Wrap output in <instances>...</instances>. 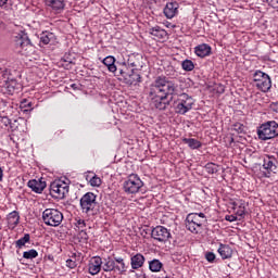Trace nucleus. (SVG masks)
Instances as JSON below:
<instances>
[{"mask_svg": "<svg viewBox=\"0 0 278 278\" xmlns=\"http://www.w3.org/2000/svg\"><path fill=\"white\" fill-rule=\"evenodd\" d=\"M177 84L168 79L166 76H159L151 85L149 97L151 98L152 105L156 110L164 111L170 105L173 94H177Z\"/></svg>", "mask_w": 278, "mask_h": 278, "instance_id": "obj_1", "label": "nucleus"}, {"mask_svg": "<svg viewBox=\"0 0 278 278\" xmlns=\"http://www.w3.org/2000/svg\"><path fill=\"white\" fill-rule=\"evenodd\" d=\"M80 210L86 216H97L99 214V202L97 194L87 192L80 198Z\"/></svg>", "mask_w": 278, "mask_h": 278, "instance_id": "obj_2", "label": "nucleus"}, {"mask_svg": "<svg viewBox=\"0 0 278 278\" xmlns=\"http://www.w3.org/2000/svg\"><path fill=\"white\" fill-rule=\"evenodd\" d=\"M257 136L260 140H273L278 136V123L275 121H269L262 124L257 128Z\"/></svg>", "mask_w": 278, "mask_h": 278, "instance_id": "obj_3", "label": "nucleus"}, {"mask_svg": "<svg viewBox=\"0 0 278 278\" xmlns=\"http://www.w3.org/2000/svg\"><path fill=\"white\" fill-rule=\"evenodd\" d=\"M144 187V182L137 174H130L123 184V190L126 194H138Z\"/></svg>", "mask_w": 278, "mask_h": 278, "instance_id": "obj_4", "label": "nucleus"}, {"mask_svg": "<svg viewBox=\"0 0 278 278\" xmlns=\"http://www.w3.org/2000/svg\"><path fill=\"white\" fill-rule=\"evenodd\" d=\"M194 105V98L189 96L188 93H182L175 101V112L176 114H180L181 116L188 114L190 110H192Z\"/></svg>", "mask_w": 278, "mask_h": 278, "instance_id": "obj_5", "label": "nucleus"}, {"mask_svg": "<svg viewBox=\"0 0 278 278\" xmlns=\"http://www.w3.org/2000/svg\"><path fill=\"white\" fill-rule=\"evenodd\" d=\"M42 220L48 227H60L64 220V215L58 208H46L42 213Z\"/></svg>", "mask_w": 278, "mask_h": 278, "instance_id": "obj_6", "label": "nucleus"}, {"mask_svg": "<svg viewBox=\"0 0 278 278\" xmlns=\"http://www.w3.org/2000/svg\"><path fill=\"white\" fill-rule=\"evenodd\" d=\"M253 81L256 88L262 92H268L270 88H273V81L270 80V76L262 71H256L253 74Z\"/></svg>", "mask_w": 278, "mask_h": 278, "instance_id": "obj_7", "label": "nucleus"}, {"mask_svg": "<svg viewBox=\"0 0 278 278\" xmlns=\"http://www.w3.org/2000/svg\"><path fill=\"white\" fill-rule=\"evenodd\" d=\"M206 222L207 219H200L197 213H190L186 218V229L191 231V233H199L203 227V224Z\"/></svg>", "mask_w": 278, "mask_h": 278, "instance_id": "obj_8", "label": "nucleus"}, {"mask_svg": "<svg viewBox=\"0 0 278 278\" xmlns=\"http://www.w3.org/2000/svg\"><path fill=\"white\" fill-rule=\"evenodd\" d=\"M68 192V185L62 180H56L50 185V194L53 199H64Z\"/></svg>", "mask_w": 278, "mask_h": 278, "instance_id": "obj_9", "label": "nucleus"}, {"mask_svg": "<svg viewBox=\"0 0 278 278\" xmlns=\"http://www.w3.org/2000/svg\"><path fill=\"white\" fill-rule=\"evenodd\" d=\"M129 66L136 68L138 64H136V62H131V59L128 60V64L126 62H116V71L113 72L115 77H121L119 79L123 80L128 73H131V68H129Z\"/></svg>", "mask_w": 278, "mask_h": 278, "instance_id": "obj_10", "label": "nucleus"}, {"mask_svg": "<svg viewBox=\"0 0 278 278\" xmlns=\"http://www.w3.org/2000/svg\"><path fill=\"white\" fill-rule=\"evenodd\" d=\"M151 238L157 242H168V240L172 238L170 230L164 226H156L151 231Z\"/></svg>", "mask_w": 278, "mask_h": 278, "instance_id": "obj_11", "label": "nucleus"}, {"mask_svg": "<svg viewBox=\"0 0 278 278\" xmlns=\"http://www.w3.org/2000/svg\"><path fill=\"white\" fill-rule=\"evenodd\" d=\"M15 47L17 49H22V51H25L26 53H29V49H31V40L27 33L21 31L17 34L15 37Z\"/></svg>", "mask_w": 278, "mask_h": 278, "instance_id": "obj_12", "label": "nucleus"}, {"mask_svg": "<svg viewBox=\"0 0 278 278\" xmlns=\"http://www.w3.org/2000/svg\"><path fill=\"white\" fill-rule=\"evenodd\" d=\"M101 266H103V258L93 256L89 261L88 270L91 275H99V273H101Z\"/></svg>", "mask_w": 278, "mask_h": 278, "instance_id": "obj_13", "label": "nucleus"}, {"mask_svg": "<svg viewBox=\"0 0 278 278\" xmlns=\"http://www.w3.org/2000/svg\"><path fill=\"white\" fill-rule=\"evenodd\" d=\"M28 188L33 190V192H36L37 194H42V191L45 188H47V182L42 180V178L39 179H33L27 182Z\"/></svg>", "mask_w": 278, "mask_h": 278, "instance_id": "obj_14", "label": "nucleus"}, {"mask_svg": "<svg viewBox=\"0 0 278 278\" xmlns=\"http://www.w3.org/2000/svg\"><path fill=\"white\" fill-rule=\"evenodd\" d=\"M123 81L126 83L127 86H136V84L142 81V77L135 70H130V72L124 76Z\"/></svg>", "mask_w": 278, "mask_h": 278, "instance_id": "obj_15", "label": "nucleus"}, {"mask_svg": "<svg viewBox=\"0 0 278 278\" xmlns=\"http://www.w3.org/2000/svg\"><path fill=\"white\" fill-rule=\"evenodd\" d=\"M263 168L267 170V173H275V170H277V159L273 155H266L263 159Z\"/></svg>", "mask_w": 278, "mask_h": 278, "instance_id": "obj_16", "label": "nucleus"}, {"mask_svg": "<svg viewBox=\"0 0 278 278\" xmlns=\"http://www.w3.org/2000/svg\"><path fill=\"white\" fill-rule=\"evenodd\" d=\"M177 10H179V4L177 2H167L164 8V15L166 18H175Z\"/></svg>", "mask_w": 278, "mask_h": 278, "instance_id": "obj_17", "label": "nucleus"}, {"mask_svg": "<svg viewBox=\"0 0 278 278\" xmlns=\"http://www.w3.org/2000/svg\"><path fill=\"white\" fill-rule=\"evenodd\" d=\"M194 53L198 58H207V55H212V47L207 43H201L194 48Z\"/></svg>", "mask_w": 278, "mask_h": 278, "instance_id": "obj_18", "label": "nucleus"}, {"mask_svg": "<svg viewBox=\"0 0 278 278\" xmlns=\"http://www.w3.org/2000/svg\"><path fill=\"white\" fill-rule=\"evenodd\" d=\"M46 5L51 8L54 12H62L66 8L64 0H46Z\"/></svg>", "mask_w": 278, "mask_h": 278, "instance_id": "obj_19", "label": "nucleus"}, {"mask_svg": "<svg viewBox=\"0 0 278 278\" xmlns=\"http://www.w3.org/2000/svg\"><path fill=\"white\" fill-rule=\"evenodd\" d=\"M144 255L137 253L130 257V265L132 270H138V268H142L144 266Z\"/></svg>", "mask_w": 278, "mask_h": 278, "instance_id": "obj_20", "label": "nucleus"}, {"mask_svg": "<svg viewBox=\"0 0 278 278\" xmlns=\"http://www.w3.org/2000/svg\"><path fill=\"white\" fill-rule=\"evenodd\" d=\"M217 251H218L222 260H229V258H231V255H233V250H231V247H229L227 244L220 243Z\"/></svg>", "mask_w": 278, "mask_h": 278, "instance_id": "obj_21", "label": "nucleus"}, {"mask_svg": "<svg viewBox=\"0 0 278 278\" xmlns=\"http://www.w3.org/2000/svg\"><path fill=\"white\" fill-rule=\"evenodd\" d=\"M102 270H104V273H112V270H116V261L110 256L103 258Z\"/></svg>", "mask_w": 278, "mask_h": 278, "instance_id": "obj_22", "label": "nucleus"}, {"mask_svg": "<svg viewBox=\"0 0 278 278\" xmlns=\"http://www.w3.org/2000/svg\"><path fill=\"white\" fill-rule=\"evenodd\" d=\"M150 34L151 36H154V38H159V40H165V38H168V33L160 26L150 28Z\"/></svg>", "mask_w": 278, "mask_h": 278, "instance_id": "obj_23", "label": "nucleus"}, {"mask_svg": "<svg viewBox=\"0 0 278 278\" xmlns=\"http://www.w3.org/2000/svg\"><path fill=\"white\" fill-rule=\"evenodd\" d=\"M40 45H51L55 42V34L51 31H43L39 37Z\"/></svg>", "mask_w": 278, "mask_h": 278, "instance_id": "obj_24", "label": "nucleus"}, {"mask_svg": "<svg viewBox=\"0 0 278 278\" xmlns=\"http://www.w3.org/2000/svg\"><path fill=\"white\" fill-rule=\"evenodd\" d=\"M102 64H104V66H106L108 71L110 73H115L116 71V59L112 55H109L106 58L103 59Z\"/></svg>", "mask_w": 278, "mask_h": 278, "instance_id": "obj_25", "label": "nucleus"}, {"mask_svg": "<svg viewBox=\"0 0 278 278\" xmlns=\"http://www.w3.org/2000/svg\"><path fill=\"white\" fill-rule=\"evenodd\" d=\"M7 220L9 227H16V225H18V222L21 220V216L18 215V212L13 211L8 215Z\"/></svg>", "mask_w": 278, "mask_h": 278, "instance_id": "obj_26", "label": "nucleus"}, {"mask_svg": "<svg viewBox=\"0 0 278 278\" xmlns=\"http://www.w3.org/2000/svg\"><path fill=\"white\" fill-rule=\"evenodd\" d=\"M117 265H115V268L119 275H125L127 273V265H125V260L123 257H114Z\"/></svg>", "mask_w": 278, "mask_h": 278, "instance_id": "obj_27", "label": "nucleus"}, {"mask_svg": "<svg viewBox=\"0 0 278 278\" xmlns=\"http://www.w3.org/2000/svg\"><path fill=\"white\" fill-rule=\"evenodd\" d=\"M182 142H184V144H188V147L192 150L201 149V147H202L201 141L193 139V138H184Z\"/></svg>", "mask_w": 278, "mask_h": 278, "instance_id": "obj_28", "label": "nucleus"}, {"mask_svg": "<svg viewBox=\"0 0 278 278\" xmlns=\"http://www.w3.org/2000/svg\"><path fill=\"white\" fill-rule=\"evenodd\" d=\"M162 266H164V264H162V262H160V260L157 258H154L149 262V269L152 273H160L162 270Z\"/></svg>", "mask_w": 278, "mask_h": 278, "instance_id": "obj_29", "label": "nucleus"}, {"mask_svg": "<svg viewBox=\"0 0 278 278\" xmlns=\"http://www.w3.org/2000/svg\"><path fill=\"white\" fill-rule=\"evenodd\" d=\"M233 208L237 210L236 214L237 216H240V218H244L247 214V208L244 207V202L240 201L239 203H233Z\"/></svg>", "mask_w": 278, "mask_h": 278, "instance_id": "obj_30", "label": "nucleus"}, {"mask_svg": "<svg viewBox=\"0 0 278 278\" xmlns=\"http://www.w3.org/2000/svg\"><path fill=\"white\" fill-rule=\"evenodd\" d=\"M11 78H12V71H10L9 68H4V70L0 71V81H3L4 85Z\"/></svg>", "mask_w": 278, "mask_h": 278, "instance_id": "obj_31", "label": "nucleus"}, {"mask_svg": "<svg viewBox=\"0 0 278 278\" xmlns=\"http://www.w3.org/2000/svg\"><path fill=\"white\" fill-rule=\"evenodd\" d=\"M4 86L9 90V92H14V90H18V83L12 77L9 81L5 83Z\"/></svg>", "mask_w": 278, "mask_h": 278, "instance_id": "obj_32", "label": "nucleus"}, {"mask_svg": "<svg viewBox=\"0 0 278 278\" xmlns=\"http://www.w3.org/2000/svg\"><path fill=\"white\" fill-rule=\"evenodd\" d=\"M29 240H31V237L29 236V233L24 235V237L20 238L16 242H15V247L17 249H23V247H25V244L27 242H29Z\"/></svg>", "mask_w": 278, "mask_h": 278, "instance_id": "obj_33", "label": "nucleus"}, {"mask_svg": "<svg viewBox=\"0 0 278 278\" xmlns=\"http://www.w3.org/2000/svg\"><path fill=\"white\" fill-rule=\"evenodd\" d=\"M206 173H208V175H214L216 173H218V165L216 163H207L205 166H204Z\"/></svg>", "mask_w": 278, "mask_h": 278, "instance_id": "obj_34", "label": "nucleus"}, {"mask_svg": "<svg viewBox=\"0 0 278 278\" xmlns=\"http://www.w3.org/2000/svg\"><path fill=\"white\" fill-rule=\"evenodd\" d=\"M182 70L187 73H190L191 71H194V63L191 60H185L181 62Z\"/></svg>", "mask_w": 278, "mask_h": 278, "instance_id": "obj_35", "label": "nucleus"}, {"mask_svg": "<svg viewBox=\"0 0 278 278\" xmlns=\"http://www.w3.org/2000/svg\"><path fill=\"white\" fill-rule=\"evenodd\" d=\"M23 257L24 260H36V257H38V251H36L35 249L26 251L23 253Z\"/></svg>", "mask_w": 278, "mask_h": 278, "instance_id": "obj_36", "label": "nucleus"}, {"mask_svg": "<svg viewBox=\"0 0 278 278\" xmlns=\"http://www.w3.org/2000/svg\"><path fill=\"white\" fill-rule=\"evenodd\" d=\"M232 131H237L238 134H245L247 132V126H244L241 123H235L232 125Z\"/></svg>", "mask_w": 278, "mask_h": 278, "instance_id": "obj_37", "label": "nucleus"}, {"mask_svg": "<svg viewBox=\"0 0 278 278\" xmlns=\"http://www.w3.org/2000/svg\"><path fill=\"white\" fill-rule=\"evenodd\" d=\"M90 186L93 188H99L101 186V178L97 175H93L89 180Z\"/></svg>", "mask_w": 278, "mask_h": 278, "instance_id": "obj_38", "label": "nucleus"}, {"mask_svg": "<svg viewBox=\"0 0 278 278\" xmlns=\"http://www.w3.org/2000/svg\"><path fill=\"white\" fill-rule=\"evenodd\" d=\"M205 260H206L210 264H214V262H216V254H214V252H206V253H205Z\"/></svg>", "mask_w": 278, "mask_h": 278, "instance_id": "obj_39", "label": "nucleus"}, {"mask_svg": "<svg viewBox=\"0 0 278 278\" xmlns=\"http://www.w3.org/2000/svg\"><path fill=\"white\" fill-rule=\"evenodd\" d=\"M66 266H68V268H75L77 266V261L70 258L66 261Z\"/></svg>", "mask_w": 278, "mask_h": 278, "instance_id": "obj_40", "label": "nucleus"}, {"mask_svg": "<svg viewBox=\"0 0 278 278\" xmlns=\"http://www.w3.org/2000/svg\"><path fill=\"white\" fill-rule=\"evenodd\" d=\"M266 2L268 3V5H270V8L278 10V0H266Z\"/></svg>", "mask_w": 278, "mask_h": 278, "instance_id": "obj_41", "label": "nucleus"}, {"mask_svg": "<svg viewBox=\"0 0 278 278\" xmlns=\"http://www.w3.org/2000/svg\"><path fill=\"white\" fill-rule=\"evenodd\" d=\"M225 220H227L228 223H236V220H238V217H236L235 215H226Z\"/></svg>", "mask_w": 278, "mask_h": 278, "instance_id": "obj_42", "label": "nucleus"}, {"mask_svg": "<svg viewBox=\"0 0 278 278\" xmlns=\"http://www.w3.org/2000/svg\"><path fill=\"white\" fill-rule=\"evenodd\" d=\"M77 227H78L79 229H84V227H86V220L79 219V220L77 222Z\"/></svg>", "mask_w": 278, "mask_h": 278, "instance_id": "obj_43", "label": "nucleus"}, {"mask_svg": "<svg viewBox=\"0 0 278 278\" xmlns=\"http://www.w3.org/2000/svg\"><path fill=\"white\" fill-rule=\"evenodd\" d=\"M31 108V102H28L27 103V100H24L22 103H21V108Z\"/></svg>", "mask_w": 278, "mask_h": 278, "instance_id": "obj_44", "label": "nucleus"}, {"mask_svg": "<svg viewBox=\"0 0 278 278\" xmlns=\"http://www.w3.org/2000/svg\"><path fill=\"white\" fill-rule=\"evenodd\" d=\"M217 92H218L219 94H223V92H225V86L219 85L218 88H217Z\"/></svg>", "mask_w": 278, "mask_h": 278, "instance_id": "obj_45", "label": "nucleus"}, {"mask_svg": "<svg viewBox=\"0 0 278 278\" xmlns=\"http://www.w3.org/2000/svg\"><path fill=\"white\" fill-rule=\"evenodd\" d=\"M271 110L278 114V102L271 105Z\"/></svg>", "mask_w": 278, "mask_h": 278, "instance_id": "obj_46", "label": "nucleus"}, {"mask_svg": "<svg viewBox=\"0 0 278 278\" xmlns=\"http://www.w3.org/2000/svg\"><path fill=\"white\" fill-rule=\"evenodd\" d=\"M198 218H202V220H205V214L204 213H197Z\"/></svg>", "mask_w": 278, "mask_h": 278, "instance_id": "obj_47", "label": "nucleus"}, {"mask_svg": "<svg viewBox=\"0 0 278 278\" xmlns=\"http://www.w3.org/2000/svg\"><path fill=\"white\" fill-rule=\"evenodd\" d=\"M77 257H79V254H77V253H72L70 260H75V261L77 262Z\"/></svg>", "mask_w": 278, "mask_h": 278, "instance_id": "obj_48", "label": "nucleus"}, {"mask_svg": "<svg viewBox=\"0 0 278 278\" xmlns=\"http://www.w3.org/2000/svg\"><path fill=\"white\" fill-rule=\"evenodd\" d=\"M8 3V0H0V8H3Z\"/></svg>", "mask_w": 278, "mask_h": 278, "instance_id": "obj_49", "label": "nucleus"}, {"mask_svg": "<svg viewBox=\"0 0 278 278\" xmlns=\"http://www.w3.org/2000/svg\"><path fill=\"white\" fill-rule=\"evenodd\" d=\"M0 181H3V169L0 167Z\"/></svg>", "mask_w": 278, "mask_h": 278, "instance_id": "obj_50", "label": "nucleus"}, {"mask_svg": "<svg viewBox=\"0 0 278 278\" xmlns=\"http://www.w3.org/2000/svg\"><path fill=\"white\" fill-rule=\"evenodd\" d=\"M228 140H229V147H231V144H233L235 142L233 137L228 138Z\"/></svg>", "mask_w": 278, "mask_h": 278, "instance_id": "obj_51", "label": "nucleus"}, {"mask_svg": "<svg viewBox=\"0 0 278 278\" xmlns=\"http://www.w3.org/2000/svg\"><path fill=\"white\" fill-rule=\"evenodd\" d=\"M64 62H68V64H73V61H71L68 59H64Z\"/></svg>", "mask_w": 278, "mask_h": 278, "instance_id": "obj_52", "label": "nucleus"}, {"mask_svg": "<svg viewBox=\"0 0 278 278\" xmlns=\"http://www.w3.org/2000/svg\"><path fill=\"white\" fill-rule=\"evenodd\" d=\"M72 88H74V90L77 89V85H76V84H73V85H72Z\"/></svg>", "mask_w": 278, "mask_h": 278, "instance_id": "obj_53", "label": "nucleus"}, {"mask_svg": "<svg viewBox=\"0 0 278 278\" xmlns=\"http://www.w3.org/2000/svg\"><path fill=\"white\" fill-rule=\"evenodd\" d=\"M5 121H7L8 123H10V119L5 118Z\"/></svg>", "mask_w": 278, "mask_h": 278, "instance_id": "obj_54", "label": "nucleus"}]
</instances>
